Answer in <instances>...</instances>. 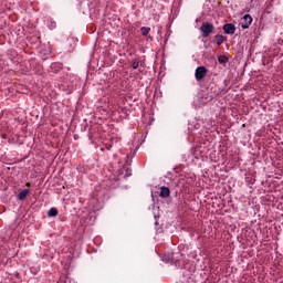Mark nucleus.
Instances as JSON below:
<instances>
[{"label": "nucleus", "instance_id": "nucleus-12", "mask_svg": "<svg viewBox=\"0 0 283 283\" xmlns=\"http://www.w3.org/2000/svg\"><path fill=\"white\" fill-rule=\"evenodd\" d=\"M32 185L30 182H27L25 184V187H31Z\"/></svg>", "mask_w": 283, "mask_h": 283}, {"label": "nucleus", "instance_id": "nucleus-7", "mask_svg": "<svg viewBox=\"0 0 283 283\" xmlns=\"http://www.w3.org/2000/svg\"><path fill=\"white\" fill-rule=\"evenodd\" d=\"M214 41H216L217 45L220 46V45H222V43H224V41H227V36L217 34L214 36Z\"/></svg>", "mask_w": 283, "mask_h": 283}, {"label": "nucleus", "instance_id": "nucleus-1", "mask_svg": "<svg viewBox=\"0 0 283 283\" xmlns=\"http://www.w3.org/2000/svg\"><path fill=\"white\" fill-rule=\"evenodd\" d=\"M216 27L211 22H203L200 27V32L202 33L203 39H207L210 34L213 33Z\"/></svg>", "mask_w": 283, "mask_h": 283}, {"label": "nucleus", "instance_id": "nucleus-5", "mask_svg": "<svg viewBox=\"0 0 283 283\" xmlns=\"http://www.w3.org/2000/svg\"><path fill=\"white\" fill-rule=\"evenodd\" d=\"M159 189H160L159 196L161 198H169V196H171V190H169V187L163 186Z\"/></svg>", "mask_w": 283, "mask_h": 283}, {"label": "nucleus", "instance_id": "nucleus-8", "mask_svg": "<svg viewBox=\"0 0 283 283\" xmlns=\"http://www.w3.org/2000/svg\"><path fill=\"white\" fill-rule=\"evenodd\" d=\"M49 218H56L59 216V210L56 208H51L48 212Z\"/></svg>", "mask_w": 283, "mask_h": 283}, {"label": "nucleus", "instance_id": "nucleus-11", "mask_svg": "<svg viewBox=\"0 0 283 283\" xmlns=\"http://www.w3.org/2000/svg\"><path fill=\"white\" fill-rule=\"evenodd\" d=\"M140 64H139V62H138V60H133L132 61V67H133V70H138V66H139Z\"/></svg>", "mask_w": 283, "mask_h": 283}, {"label": "nucleus", "instance_id": "nucleus-6", "mask_svg": "<svg viewBox=\"0 0 283 283\" xmlns=\"http://www.w3.org/2000/svg\"><path fill=\"white\" fill-rule=\"evenodd\" d=\"M28 196H30V189H24L21 192H19L18 199L23 201L25 200V198H28Z\"/></svg>", "mask_w": 283, "mask_h": 283}, {"label": "nucleus", "instance_id": "nucleus-10", "mask_svg": "<svg viewBox=\"0 0 283 283\" xmlns=\"http://www.w3.org/2000/svg\"><path fill=\"white\" fill-rule=\"evenodd\" d=\"M218 62L219 63H228L229 62V57H227V55H219Z\"/></svg>", "mask_w": 283, "mask_h": 283}, {"label": "nucleus", "instance_id": "nucleus-2", "mask_svg": "<svg viewBox=\"0 0 283 283\" xmlns=\"http://www.w3.org/2000/svg\"><path fill=\"white\" fill-rule=\"evenodd\" d=\"M209 74V70L207 66H198L195 71L196 81L200 82Z\"/></svg>", "mask_w": 283, "mask_h": 283}, {"label": "nucleus", "instance_id": "nucleus-4", "mask_svg": "<svg viewBox=\"0 0 283 283\" xmlns=\"http://www.w3.org/2000/svg\"><path fill=\"white\" fill-rule=\"evenodd\" d=\"M224 34H235V24L233 23H226L222 28Z\"/></svg>", "mask_w": 283, "mask_h": 283}, {"label": "nucleus", "instance_id": "nucleus-3", "mask_svg": "<svg viewBox=\"0 0 283 283\" xmlns=\"http://www.w3.org/2000/svg\"><path fill=\"white\" fill-rule=\"evenodd\" d=\"M252 23H253V18L251 17V14H245L242 18V22H241L242 30H249Z\"/></svg>", "mask_w": 283, "mask_h": 283}, {"label": "nucleus", "instance_id": "nucleus-9", "mask_svg": "<svg viewBox=\"0 0 283 283\" xmlns=\"http://www.w3.org/2000/svg\"><path fill=\"white\" fill-rule=\"evenodd\" d=\"M140 32L143 34V36H147V34H149V32H151V28H149V27H142L140 28Z\"/></svg>", "mask_w": 283, "mask_h": 283}]
</instances>
